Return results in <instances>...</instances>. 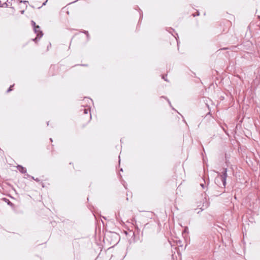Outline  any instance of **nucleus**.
Returning a JSON list of instances; mask_svg holds the SVG:
<instances>
[{
  "label": "nucleus",
  "mask_w": 260,
  "mask_h": 260,
  "mask_svg": "<svg viewBox=\"0 0 260 260\" xmlns=\"http://www.w3.org/2000/svg\"><path fill=\"white\" fill-rule=\"evenodd\" d=\"M34 31L37 34V37L34 39V41H36L38 38H40L43 36L42 31L40 30V26L37 25L34 27Z\"/></svg>",
  "instance_id": "nucleus-1"
},
{
  "label": "nucleus",
  "mask_w": 260,
  "mask_h": 260,
  "mask_svg": "<svg viewBox=\"0 0 260 260\" xmlns=\"http://www.w3.org/2000/svg\"><path fill=\"white\" fill-rule=\"evenodd\" d=\"M218 175L220 176V177H221V179H222L223 185L224 186H225V184H226V177L228 176V175H227V169H224V172L223 173L222 175H219V174L218 173Z\"/></svg>",
  "instance_id": "nucleus-2"
},
{
  "label": "nucleus",
  "mask_w": 260,
  "mask_h": 260,
  "mask_svg": "<svg viewBox=\"0 0 260 260\" xmlns=\"http://www.w3.org/2000/svg\"><path fill=\"white\" fill-rule=\"evenodd\" d=\"M18 170L22 173H25L26 172V170L25 168L21 166H17Z\"/></svg>",
  "instance_id": "nucleus-3"
},
{
  "label": "nucleus",
  "mask_w": 260,
  "mask_h": 260,
  "mask_svg": "<svg viewBox=\"0 0 260 260\" xmlns=\"http://www.w3.org/2000/svg\"><path fill=\"white\" fill-rule=\"evenodd\" d=\"M31 23L34 27L37 26L36 25V23L34 21H31Z\"/></svg>",
  "instance_id": "nucleus-4"
},
{
  "label": "nucleus",
  "mask_w": 260,
  "mask_h": 260,
  "mask_svg": "<svg viewBox=\"0 0 260 260\" xmlns=\"http://www.w3.org/2000/svg\"><path fill=\"white\" fill-rule=\"evenodd\" d=\"M88 112V109H84V113L85 114H87Z\"/></svg>",
  "instance_id": "nucleus-5"
},
{
  "label": "nucleus",
  "mask_w": 260,
  "mask_h": 260,
  "mask_svg": "<svg viewBox=\"0 0 260 260\" xmlns=\"http://www.w3.org/2000/svg\"><path fill=\"white\" fill-rule=\"evenodd\" d=\"M12 87H13V86H11L9 87V89H8V90H7V92H9L11 91L12 90Z\"/></svg>",
  "instance_id": "nucleus-6"
},
{
  "label": "nucleus",
  "mask_w": 260,
  "mask_h": 260,
  "mask_svg": "<svg viewBox=\"0 0 260 260\" xmlns=\"http://www.w3.org/2000/svg\"><path fill=\"white\" fill-rule=\"evenodd\" d=\"M208 206H209L208 203H206V205H205V208H207L208 207ZM203 207H204V205H203Z\"/></svg>",
  "instance_id": "nucleus-7"
},
{
  "label": "nucleus",
  "mask_w": 260,
  "mask_h": 260,
  "mask_svg": "<svg viewBox=\"0 0 260 260\" xmlns=\"http://www.w3.org/2000/svg\"><path fill=\"white\" fill-rule=\"evenodd\" d=\"M201 185L203 188H204V185L203 184H201Z\"/></svg>",
  "instance_id": "nucleus-8"
}]
</instances>
